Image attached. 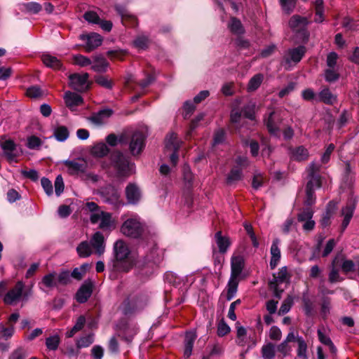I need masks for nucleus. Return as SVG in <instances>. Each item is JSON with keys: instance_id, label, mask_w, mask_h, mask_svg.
Returning <instances> with one entry per match:
<instances>
[{"instance_id": "f257e3e1", "label": "nucleus", "mask_w": 359, "mask_h": 359, "mask_svg": "<svg viewBox=\"0 0 359 359\" xmlns=\"http://www.w3.org/2000/svg\"><path fill=\"white\" fill-rule=\"evenodd\" d=\"M114 257L108 264L109 278L116 280L118 274L128 273L135 264V259L126 242L118 240L114 244Z\"/></svg>"}, {"instance_id": "f03ea898", "label": "nucleus", "mask_w": 359, "mask_h": 359, "mask_svg": "<svg viewBox=\"0 0 359 359\" xmlns=\"http://www.w3.org/2000/svg\"><path fill=\"white\" fill-rule=\"evenodd\" d=\"M67 285V271H62L57 273L56 272L49 273L45 275L39 283V287L43 292L53 288L61 291Z\"/></svg>"}, {"instance_id": "7ed1b4c3", "label": "nucleus", "mask_w": 359, "mask_h": 359, "mask_svg": "<svg viewBox=\"0 0 359 359\" xmlns=\"http://www.w3.org/2000/svg\"><path fill=\"white\" fill-rule=\"evenodd\" d=\"M25 283L19 280L15 286L9 290L4 297V302L6 304L14 305L20 300L27 301L29 297L32 294L31 288L24 291Z\"/></svg>"}, {"instance_id": "20e7f679", "label": "nucleus", "mask_w": 359, "mask_h": 359, "mask_svg": "<svg viewBox=\"0 0 359 359\" xmlns=\"http://www.w3.org/2000/svg\"><path fill=\"white\" fill-rule=\"evenodd\" d=\"M306 51V48L304 46L287 49L283 55L281 66L287 71L292 69L302 60Z\"/></svg>"}, {"instance_id": "39448f33", "label": "nucleus", "mask_w": 359, "mask_h": 359, "mask_svg": "<svg viewBox=\"0 0 359 359\" xmlns=\"http://www.w3.org/2000/svg\"><path fill=\"white\" fill-rule=\"evenodd\" d=\"M121 231L126 236L137 238L142 236L144 231V225L140 218L133 217L123 223Z\"/></svg>"}, {"instance_id": "423d86ee", "label": "nucleus", "mask_w": 359, "mask_h": 359, "mask_svg": "<svg viewBox=\"0 0 359 359\" xmlns=\"http://www.w3.org/2000/svg\"><path fill=\"white\" fill-rule=\"evenodd\" d=\"M111 163L120 176H128L132 173L133 165L120 151L111 154Z\"/></svg>"}, {"instance_id": "0eeeda50", "label": "nucleus", "mask_w": 359, "mask_h": 359, "mask_svg": "<svg viewBox=\"0 0 359 359\" xmlns=\"http://www.w3.org/2000/svg\"><path fill=\"white\" fill-rule=\"evenodd\" d=\"M90 220L92 224L99 223V228L104 231H111L116 228V222L111 213L104 211H97L91 213Z\"/></svg>"}, {"instance_id": "6e6552de", "label": "nucleus", "mask_w": 359, "mask_h": 359, "mask_svg": "<svg viewBox=\"0 0 359 359\" xmlns=\"http://www.w3.org/2000/svg\"><path fill=\"white\" fill-rule=\"evenodd\" d=\"M320 168V165L313 162L309 164L306 169L308 182L306 188L316 189L321 187Z\"/></svg>"}, {"instance_id": "1a4fd4ad", "label": "nucleus", "mask_w": 359, "mask_h": 359, "mask_svg": "<svg viewBox=\"0 0 359 359\" xmlns=\"http://www.w3.org/2000/svg\"><path fill=\"white\" fill-rule=\"evenodd\" d=\"M181 143L182 142L178 140L177 135L174 133L168 134L165 138V151H172L170 159L174 166L177 165L178 161L177 151L181 146Z\"/></svg>"}, {"instance_id": "9d476101", "label": "nucleus", "mask_w": 359, "mask_h": 359, "mask_svg": "<svg viewBox=\"0 0 359 359\" xmlns=\"http://www.w3.org/2000/svg\"><path fill=\"white\" fill-rule=\"evenodd\" d=\"M89 74L88 73H75L69 76V84L79 92H84L89 88Z\"/></svg>"}, {"instance_id": "9b49d317", "label": "nucleus", "mask_w": 359, "mask_h": 359, "mask_svg": "<svg viewBox=\"0 0 359 359\" xmlns=\"http://www.w3.org/2000/svg\"><path fill=\"white\" fill-rule=\"evenodd\" d=\"M313 211L311 207L304 208L297 215V219L299 222H304L303 229L306 231H310L314 229L315 221L312 219Z\"/></svg>"}, {"instance_id": "f8f14e48", "label": "nucleus", "mask_w": 359, "mask_h": 359, "mask_svg": "<svg viewBox=\"0 0 359 359\" xmlns=\"http://www.w3.org/2000/svg\"><path fill=\"white\" fill-rule=\"evenodd\" d=\"M145 136L142 132H135L129 144V149L132 155L140 154L144 147Z\"/></svg>"}, {"instance_id": "ddd939ff", "label": "nucleus", "mask_w": 359, "mask_h": 359, "mask_svg": "<svg viewBox=\"0 0 359 359\" xmlns=\"http://www.w3.org/2000/svg\"><path fill=\"white\" fill-rule=\"evenodd\" d=\"M1 147L9 162L16 161V158L20 154V150L13 141L11 140H5L1 143Z\"/></svg>"}, {"instance_id": "4468645a", "label": "nucleus", "mask_w": 359, "mask_h": 359, "mask_svg": "<svg viewBox=\"0 0 359 359\" xmlns=\"http://www.w3.org/2000/svg\"><path fill=\"white\" fill-rule=\"evenodd\" d=\"M355 208V202L353 199H350L346 205L341 209V216L344 217L342 223L340 226L341 233H342L348 226L351 219L353 217Z\"/></svg>"}, {"instance_id": "2eb2a0df", "label": "nucleus", "mask_w": 359, "mask_h": 359, "mask_svg": "<svg viewBox=\"0 0 359 359\" xmlns=\"http://www.w3.org/2000/svg\"><path fill=\"white\" fill-rule=\"evenodd\" d=\"M81 39L86 41V49L87 52H90L101 46L103 41L102 36L95 32L83 34L81 36Z\"/></svg>"}, {"instance_id": "dca6fc26", "label": "nucleus", "mask_w": 359, "mask_h": 359, "mask_svg": "<svg viewBox=\"0 0 359 359\" xmlns=\"http://www.w3.org/2000/svg\"><path fill=\"white\" fill-rule=\"evenodd\" d=\"M93 283L90 280H86L76 292V300L80 304L86 302L93 293Z\"/></svg>"}, {"instance_id": "f3484780", "label": "nucleus", "mask_w": 359, "mask_h": 359, "mask_svg": "<svg viewBox=\"0 0 359 359\" xmlns=\"http://www.w3.org/2000/svg\"><path fill=\"white\" fill-rule=\"evenodd\" d=\"M265 125L269 132L273 135H278L279 133V125L280 118L276 111H272L269 114L267 118L264 120Z\"/></svg>"}, {"instance_id": "a211bd4d", "label": "nucleus", "mask_w": 359, "mask_h": 359, "mask_svg": "<svg viewBox=\"0 0 359 359\" xmlns=\"http://www.w3.org/2000/svg\"><path fill=\"white\" fill-rule=\"evenodd\" d=\"M245 266V260L242 255H233L231 259V276L238 278L241 276Z\"/></svg>"}, {"instance_id": "6ab92c4d", "label": "nucleus", "mask_w": 359, "mask_h": 359, "mask_svg": "<svg viewBox=\"0 0 359 359\" xmlns=\"http://www.w3.org/2000/svg\"><path fill=\"white\" fill-rule=\"evenodd\" d=\"M280 242V239L276 238L273 239L271 246L270 267L271 269H274L278 266L281 258V252L279 248Z\"/></svg>"}, {"instance_id": "aec40b11", "label": "nucleus", "mask_w": 359, "mask_h": 359, "mask_svg": "<svg viewBox=\"0 0 359 359\" xmlns=\"http://www.w3.org/2000/svg\"><path fill=\"white\" fill-rule=\"evenodd\" d=\"M90 245L95 250L98 255H101L104 252V236L100 231L95 232L92 236Z\"/></svg>"}, {"instance_id": "412c9836", "label": "nucleus", "mask_w": 359, "mask_h": 359, "mask_svg": "<svg viewBox=\"0 0 359 359\" xmlns=\"http://www.w3.org/2000/svg\"><path fill=\"white\" fill-rule=\"evenodd\" d=\"M112 114V109H103L96 113H93L89 118V120L95 124L101 125L104 123Z\"/></svg>"}, {"instance_id": "4be33fe9", "label": "nucleus", "mask_w": 359, "mask_h": 359, "mask_svg": "<svg viewBox=\"0 0 359 359\" xmlns=\"http://www.w3.org/2000/svg\"><path fill=\"white\" fill-rule=\"evenodd\" d=\"M126 195L128 202L131 204H136L141 198L140 190L134 184H129L126 187Z\"/></svg>"}, {"instance_id": "5701e85b", "label": "nucleus", "mask_w": 359, "mask_h": 359, "mask_svg": "<svg viewBox=\"0 0 359 359\" xmlns=\"http://www.w3.org/2000/svg\"><path fill=\"white\" fill-rule=\"evenodd\" d=\"M307 25V20L306 18L301 17L298 15H294L291 17L289 20V27L295 32H299L305 29Z\"/></svg>"}, {"instance_id": "b1692460", "label": "nucleus", "mask_w": 359, "mask_h": 359, "mask_svg": "<svg viewBox=\"0 0 359 359\" xmlns=\"http://www.w3.org/2000/svg\"><path fill=\"white\" fill-rule=\"evenodd\" d=\"M41 60L47 67L51 68L54 70H60L62 68L61 61L57 57L48 53H43L41 55Z\"/></svg>"}, {"instance_id": "393cba45", "label": "nucleus", "mask_w": 359, "mask_h": 359, "mask_svg": "<svg viewBox=\"0 0 359 359\" xmlns=\"http://www.w3.org/2000/svg\"><path fill=\"white\" fill-rule=\"evenodd\" d=\"M215 242L219 248V252L224 254L227 252L231 242L227 236H223L221 231H217L215 235Z\"/></svg>"}, {"instance_id": "a878e982", "label": "nucleus", "mask_w": 359, "mask_h": 359, "mask_svg": "<svg viewBox=\"0 0 359 359\" xmlns=\"http://www.w3.org/2000/svg\"><path fill=\"white\" fill-rule=\"evenodd\" d=\"M339 262V258L335 257L332 262V266L330 271L328 274V280L330 283H335L338 282H341L344 280V278L339 275V270L337 268Z\"/></svg>"}, {"instance_id": "bb28decb", "label": "nucleus", "mask_w": 359, "mask_h": 359, "mask_svg": "<svg viewBox=\"0 0 359 359\" xmlns=\"http://www.w3.org/2000/svg\"><path fill=\"white\" fill-rule=\"evenodd\" d=\"M0 334H2V337L5 340H8L14 334V327L13 326L10 327H6L2 323H0ZM9 348L8 343L2 342L0 341V351H7Z\"/></svg>"}, {"instance_id": "cd10ccee", "label": "nucleus", "mask_w": 359, "mask_h": 359, "mask_svg": "<svg viewBox=\"0 0 359 359\" xmlns=\"http://www.w3.org/2000/svg\"><path fill=\"white\" fill-rule=\"evenodd\" d=\"M238 278L230 276L226 285V300L230 301L235 297L238 290Z\"/></svg>"}, {"instance_id": "c85d7f7f", "label": "nucleus", "mask_w": 359, "mask_h": 359, "mask_svg": "<svg viewBox=\"0 0 359 359\" xmlns=\"http://www.w3.org/2000/svg\"><path fill=\"white\" fill-rule=\"evenodd\" d=\"M336 100V96L327 88H323L318 95V102H322L327 104H332Z\"/></svg>"}, {"instance_id": "c756f323", "label": "nucleus", "mask_w": 359, "mask_h": 359, "mask_svg": "<svg viewBox=\"0 0 359 359\" xmlns=\"http://www.w3.org/2000/svg\"><path fill=\"white\" fill-rule=\"evenodd\" d=\"M109 66L107 60L102 56H96L94 58L93 65L91 69L97 72H104Z\"/></svg>"}, {"instance_id": "7c9ffc66", "label": "nucleus", "mask_w": 359, "mask_h": 359, "mask_svg": "<svg viewBox=\"0 0 359 359\" xmlns=\"http://www.w3.org/2000/svg\"><path fill=\"white\" fill-rule=\"evenodd\" d=\"M309 151L303 146L297 147L292 151V158L294 161H305L309 157Z\"/></svg>"}, {"instance_id": "2f4dec72", "label": "nucleus", "mask_w": 359, "mask_h": 359, "mask_svg": "<svg viewBox=\"0 0 359 359\" xmlns=\"http://www.w3.org/2000/svg\"><path fill=\"white\" fill-rule=\"evenodd\" d=\"M261 354L264 359H273L276 356V346L273 344L269 342L262 346Z\"/></svg>"}, {"instance_id": "473e14b6", "label": "nucleus", "mask_w": 359, "mask_h": 359, "mask_svg": "<svg viewBox=\"0 0 359 359\" xmlns=\"http://www.w3.org/2000/svg\"><path fill=\"white\" fill-rule=\"evenodd\" d=\"M297 342L298 348L297 350V355L299 359H308L307 344L302 337H297Z\"/></svg>"}, {"instance_id": "72a5a7b5", "label": "nucleus", "mask_w": 359, "mask_h": 359, "mask_svg": "<svg viewBox=\"0 0 359 359\" xmlns=\"http://www.w3.org/2000/svg\"><path fill=\"white\" fill-rule=\"evenodd\" d=\"M264 80V75L262 74H257L253 76L248 82V91L252 92L256 90L262 84Z\"/></svg>"}, {"instance_id": "f704fd0d", "label": "nucleus", "mask_w": 359, "mask_h": 359, "mask_svg": "<svg viewBox=\"0 0 359 359\" xmlns=\"http://www.w3.org/2000/svg\"><path fill=\"white\" fill-rule=\"evenodd\" d=\"M91 153L94 156L103 157L109 153V149L106 144L100 142L93 147Z\"/></svg>"}, {"instance_id": "c9c22d12", "label": "nucleus", "mask_w": 359, "mask_h": 359, "mask_svg": "<svg viewBox=\"0 0 359 359\" xmlns=\"http://www.w3.org/2000/svg\"><path fill=\"white\" fill-rule=\"evenodd\" d=\"M243 177L242 169L238 166L233 167L229 173L226 181L228 184H232L235 182L239 181Z\"/></svg>"}, {"instance_id": "e433bc0d", "label": "nucleus", "mask_w": 359, "mask_h": 359, "mask_svg": "<svg viewBox=\"0 0 359 359\" xmlns=\"http://www.w3.org/2000/svg\"><path fill=\"white\" fill-rule=\"evenodd\" d=\"M228 27L234 34H241L244 33V29L241 22L236 18H231Z\"/></svg>"}, {"instance_id": "4c0bfd02", "label": "nucleus", "mask_w": 359, "mask_h": 359, "mask_svg": "<svg viewBox=\"0 0 359 359\" xmlns=\"http://www.w3.org/2000/svg\"><path fill=\"white\" fill-rule=\"evenodd\" d=\"M247 343V330L243 326L236 327V344L244 346Z\"/></svg>"}, {"instance_id": "58836bf2", "label": "nucleus", "mask_w": 359, "mask_h": 359, "mask_svg": "<svg viewBox=\"0 0 359 359\" xmlns=\"http://www.w3.org/2000/svg\"><path fill=\"white\" fill-rule=\"evenodd\" d=\"M83 103L82 97L75 93L69 92V109L71 111L74 110V107L79 106Z\"/></svg>"}, {"instance_id": "ea45409f", "label": "nucleus", "mask_w": 359, "mask_h": 359, "mask_svg": "<svg viewBox=\"0 0 359 359\" xmlns=\"http://www.w3.org/2000/svg\"><path fill=\"white\" fill-rule=\"evenodd\" d=\"M72 64L81 67H84L90 65L91 64V60L86 56L77 54L72 56Z\"/></svg>"}, {"instance_id": "a19ab883", "label": "nucleus", "mask_w": 359, "mask_h": 359, "mask_svg": "<svg viewBox=\"0 0 359 359\" xmlns=\"http://www.w3.org/2000/svg\"><path fill=\"white\" fill-rule=\"evenodd\" d=\"M339 264L341 266V269L343 272L347 273L348 272H352L355 270V264L351 259H346L344 257H340Z\"/></svg>"}, {"instance_id": "79ce46f5", "label": "nucleus", "mask_w": 359, "mask_h": 359, "mask_svg": "<svg viewBox=\"0 0 359 359\" xmlns=\"http://www.w3.org/2000/svg\"><path fill=\"white\" fill-rule=\"evenodd\" d=\"M279 4L284 13L290 14L296 6L297 0H279Z\"/></svg>"}, {"instance_id": "37998d69", "label": "nucleus", "mask_w": 359, "mask_h": 359, "mask_svg": "<svg viewBox=\"0 0 359 359\" xmlns=\"http://www.w3.org/2000/svg\"><path fill=\"white\" fill-rule=\"evenodd\" d=\"M76 251L80 257H87L91 255V248L88 242L81 243L76 248Z\"/></svg>"}, {"instance_id": "c03bdc74", "label": "nucleus", "mask_w": 359, "mask_h": 359, "mask_svg": "<svg viewBox=\"0 0 359 359\" xmlns=\"http://www.w3.org/2000/svg\"><path fill=\"white\" fill-rule=\"evenodd\" d=\"M22 6L23 7V8H21L22 11L25 10L27 12L32 14H36L42 9L41 4L34 1L23 4Z\"/></svg>"}, {"instance_id": "a18cd8bd", "label": "nucleus", "mask_w": 359, "mask_h": 359, "mask_svg": "<svg viewBox=\"0 0 359 359\" xmlns=\"http://www.w3.org/2000/svg\"><path fill=\"white\" fill-rule=\"evenodd\" d=\"M303 309L306 316H311L313 310V304L307 294H304L302 297Z\"/></svg>"}, {"instance_id": "49530a36", "label": "nucleus", "mask_w": 359, "mask_h": 359, "mask_svg": "<svg viewBox=\"0 0 359 359\" xmlns=\"http://www.w3.org/2000/svg\"><path fill=\"white\" fill-rule=\"evenodd\" d=\"M60 344V337L57 334L50 336L46 339V346L50 351H55L57 349Z\"/></svg>"}, {"instance_id": "de8ad7c7", "label": "nucleus", "mask_w": 359, "mask_h": 359, "mask_svg": "<svg viewBox=\"0 0 359 359\" xmlns=\"http://www.w3.org/2000/svg\"><path fill=\"white\" fill-rule=\"evenodd\" d=\"M255 103L250 102L243 107L242 111L245 118L252 121L255 119Z\"/></svg>"}, {"instance_id": "09e8293b", "label": "nucleus", "mask_w": 359, "mask_h": 359, "mask_svg": "<svg viewBox=\"0 0 359 359\" xmlns=\"http://www.w3.org/2000/svg\"><path fill=\"white\" fill-rule=\"evenodd\" d=\"M93 341V334H91L86 336H83L80 337L76 341V346L78 348H86L92 344Z\"/></svg>"}, {"instance_id": "8fccbe9b", "label": "nucleus", "mask_w": 359, "mask_h": 359, "mask_svg": "<svg viewBox=\"0 0 359 359\" xmlns=\"http://www.w3.org/2000/svg\"><path fill=\"white\" fill-rule=\"evenodd\" d=\"M331 203L328 204V206L327 207L326 211L323 214L322 218L320 219V225L325 228L330 225V219L332 217V211L331 210Z\"/></svg>"}, {"instance_id": "3c124183", "label": "nucleus", "mask_w": 359, "mask_h": 359, "mask_svg": "<svg viewBox=\"0 0 359 359\" xmlns=\"http://www.w3.org/2000/svg\"><path fill=\"white\" fill-rule=\"evenodd\" d=\"M88 265L87 264H82L80 267L75 268L72 272V277L80 280L82 279L85 273H86Z\"/></svg>"}, {"instance_id": "603ef678", "label": "nucleus", "mask_w": 359, "mask_h": 359, "mask_svg": "<svg viewBox=\"0 0 359 359\" xmlns=\"http://www.w3.org/2000/svg\"><path fill=\"white\" fill-rule=\"evenodd\" d=\"M293 304V299L292 297L288 296L282 303V305L280 306L279 311H278V315H284L287 313L291 309Z\"/></svg>"}, {"instance_id": "864d4df0", "label": "nucleus", "mask_w": 359, "mask_h": 359, "mask_svg": "<svg viewBox=\"0 0 359 359\" xmlns=\"http://www.w3.org/2000/svg\"><path fill=\"white\" fill-rule=\"evenodd\" d=\"M292 348L288 343L283 341L277 346V351L280 353V355L278 357L280 359H283L286 355H289Z\"/></svg>"}, {"instance_id": "5fc2aeb1", "label": "nucleus", "mask_w": 359, "mask_h": 359, "mask_svg": "<svg viewBox=\"0 0 359 359\" xmlns=\"http://www.w3.org/2000/svg\"><path fill=\"white\" fill-rule=\"evenodd\" d=\"M339 74L335 68H328L325 71V79L327 82H334L338 80Z\"/></svg>"}, {"instance_id": "6e6d98bb", "label": "nucleus", "mask_w": 359, "mask_h": 359, "mask_svg": "<svg viewBox=\"0 0 359 359\" xmlns=\"http://www.w3.org/2000/svg\"><path fill=\"white\" fill-rule=\"evenodd\" d=\"M273 278L278 283L285 282L288 278L287 268L286 266L280 268L277 274L273 275Z\"/></svg>"}, {"instance_id": "4d7b16f0", "label": "nucleus", "mask_w": 359, "mask_h": 359, "mask_svg": "<svg viewBox=\"0 0 359 359\" xmlns=\"http://www.w3.org/2000/svg\"><path fill=\"white\" fill-rule=\"evenodd\" d=\"M83 18L89 23L98 25L100 18L97 13L93 11H87L83 15Z\"/></svg>"}, {"instance_id": "13d9d810", "label": "nucleus", "mask_w": 359, "mask_h": 359, "mask_svg": "<svg viewBox=\"0 0 359 359\" xmlns=\"http://www.w3.org/2000/svg\"><path fill=\"white\" fill-rule=\"evenodd\" d=\"M149 39L144 35L137 36L133 42L134 46L140 49H146L149 46Z\"/></svg>"}, {"instance_id": "bf43d9fd", "label": "nucleus", "mask_w": 359, "mask_h": 359, "mask_svg": "<svg viewBox=\"0 0 359 359\" xmlns=\"http://www.w3.org/2000/svg\"><path fill=\"white\" fill-rule=\"evenodd\" d=\"M54 136L57 140L63 142L67 138V129L65 126L57 128L54 131Z\"/></svg>"}, {"instance_id": "052dcab7", "label": "nucleus", "mask_w": 359, "mask_h": 359, "mask_svg": "<svg viewBox=\"0 0 359 359\" xmlns=\"http://www.w3.org/2000/svg\"><path fill=\"white\" fill-rule=\"evenodd\" d=\"M85 323H86L85 317L83 316H79L76 320V324L74 325L73 328L71 330L70 333H69V337H72L76 332L80 331L83 327Z\"/></svg>"}, {"instance_id": "680f3d73", "label": "nucleus", "mask_w": 359, "mask_h": 359, "mask_svg": "<svg viewBox=\"0 0 359 359\" xmlns=\"http://www.w3.org/2000/svg\"><path fill=\"white\" fill-rule=\"evenodd\" d=\"M55 192L57 196H60L64 191L65 184L60 175H57L55 180Z\"/></svg>"}, {"instance_id": "e2e57ef3", "label": "nucleus", "mask_w": 359, "mask_h": 359, "mask_svg": "<svg viewBox=\"0 0 359 359\" xmlns=\"http://www.w3.org/2000/svg\"><path fill=\"white\" fill-rule=\"evenodd\" d=\"M41 184L46 194L48 196H51L53 193L51 181L46 177H42L41 180Z\"/></svg>"}, {"instance_id": "0e129e2a", "label": "nucleus", "mask_w": 359, "mask_h": 359, "mask_svg": "<svg viewBox=\"0 0 359 359\" xmlns=\"http://www.w3.org/2000/svg\"><path fill=\"white\" fill-rule=\"evenodd\" d=\"M315 189L306 188V199L304 204L307 206H311L316 202V196L314 194Z\"/></svg>"}, {"instance_id": "69168bd1", "label": "nucleus", "mask_w": 359, "mask_h": 359, "mask_svg": "<svg viewBox=\"0 0 359 359\" xmlns=\"http://www.w3.org/2000/svg\"><path fill=\"white\" fill-rule=\"evenodd\" d=\"M302 95L304 100L306 101H316L318 102V96L311 88L305 89L302 91Z\"/></svg>"}, {"instance_id": "338daca9", "label": "nucleus", "mask_w": 359, "mask_h": 359, "mask_svg": "<svg viewBox=\"0 0 359 359\" xmlns=\"http://www.w3.org/2000/svg\"><path fill=\"white\" fill-rule=\"evenodd\" d=\"M43 94L41 89L37 86H32L27 88V95L32 98H36Z\"/></svg>"}, {"instance_id": "774afa93", "label": "nucleus", "mask_w": 359, "mask_h": 359, "mask_svg": "<svg viewBox=\"0 0 359 359\" xmlns=\"http://www.w3.org/2000/svg\"><path fill=\"white\" fill-rule=\"evenodd\" d=\"M26 357V351L22 348H18L11 354L8 359H25Z\"/></svg>"}]
</instances>
